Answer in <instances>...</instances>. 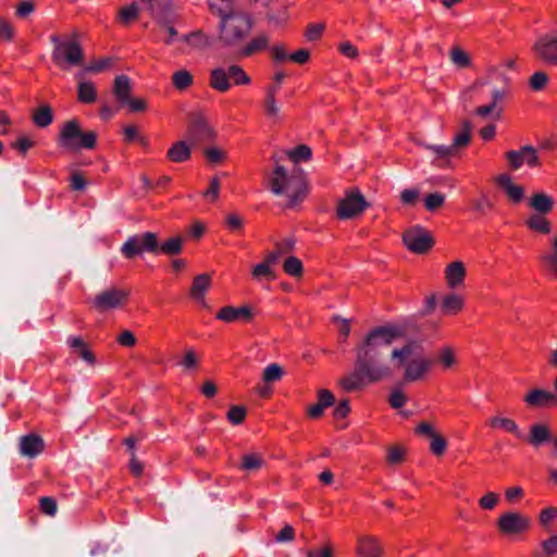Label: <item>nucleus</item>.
I'll return each instance as SVG.
<instances>
[{"label":"nucleus","mask_w":557,"mask_h":557,"mask_svg":"<svg viewBox=\"0 0 557 557\" xmlns=\"http://www.w3.org/2000/svg\"><path fill=\"white\" fill-rule=\"evenodd\" d=\"M44 448L45 442L37 434L30 433L20 438L18 451L23 457L35 458L42 453Z\"/></svg>","instance_id":"obj_17"},{"label":"nucleus","mask_w":557,"mask_h":557,"mask_svg":"<svg viewBox=\"0 0 557 557\" xmlns=\"http://www.w3.org/2000/svg\"><path fill=\"white\" fill-rule=\"evenodd\" d=\"M552 433L549 428L543 423H534L530 426L528 442L535 448L550 442Z\"/></svg>","instance_id":"obj_21"},{"label":"nucleus","mask_w":557,"mask_h":557,"mask_svg":"<svg viewBox=\"0 0 557 557\" xmlns=\"http://www.w3.org/2000/svg\"><path fill=\"white\" fill-rule=\"evenodd\" d=\"M277 92H278V87L276 85H270L267 87L264 110H265V113L271 117H276L280 113V107L275 99V96Z\"/></svg>","instance_id":"obj_30"},{"label":"nucleus","mask_w":557,"mask_h":557,"mask_svg":"<svg viewBox=\"0 0 557 557\" xmlns=\"http://www.w3.org/2000/svg\"><path fill=\"white\" fill-rule=\"evenodd\" d=\"M405 450L400 446H392L387 450V461L392 465L400 463L404 460Z\"/></svg>","instance_id":"obj_57"},{"label":"nucleus","mask_w":557,"mask_h":557,"mask_svg":"<svg viewBox=\"0 0 557 557\" xmlns=\"http://www.w3.org/2000/svg\"><path fill=\"white\" fill-rule=\"evenodd\" d=\"M406 401V395L398 389H394L389 395V405L395 409L401 408Z\"/></svg>","instance_id":"obj_62"},{"label":"nucleus","mask_w":557,"mask_h":557,"mask_svg":"<svg viewBox=\"0 0 557 557\" xmlns=\"http://www.w3.org/2000/svg\"><path fill=\"white\" fill-rule=\"evenodd\" d=\"M166 156L173 162H185L190 158V147L187 145L186 141H176L168 150Z\"/></svg>","instance_id":"obj_28"},{"label":"nucleus","mask_w":557,"mask_h":557,"mask_svg":"<svg viewBox=\"0 0 557 557\" xmlns=\"http://www.w3.org/2000/svg\"><path fill=\"white\" fill-rule=\"evenodd\" d=\"M33 122L41 128L49 126L53 121L52 108L48 103H41L33 113Z\"/></svg>","instance_id":"obj_29"},{"label":"nucleus","mask_w":557,"mask_h":557,"mask_svg":"<svg viewBox=\"0 0 557 557\" xmlns=\"http://www.w3.org/2000/svg\"><path fill=\"white\" fill-rule=\"evenodd\" d=\"M203 153L207 160L211 163H219L225 158V153L216 147H209L203 150Z\"/></svg>","instance_id":"obj_58"},{"label":"nucleus","mask_w":557,"mask_h":557,"mask_svg":"<svg viewBox=\"0 0 557 557\" xmlns=\"http://www.w3.org/2000/svg\"><path fill=\"white\" fill-rule=\"evenodd\" d=\"M531 525L527 516L516 511H508L497 520V528L502 534L516 535L525 532Z\"/></svg>","instance_id":"obj_11"},{"label":"nucleus","mask_w":557,"mask_h":557,"mask_svg":"<svg viewBox=\"0 0 557 557\" xmlns=\"http://www.w3.org/2000/svg\"><path fill=\"white\" fill-rule=\"evenodd\" d=\"M77 99L82 103H94L97 99L95 85L91 82H79L77 86Z\"/></svg>","instance_id":"obj_31"},{"label":"nucleus","mask_w":557,"mask_h":557,"mask_svg":"<svg viewBox=\"0 0 557 557\" xmlns=\"http://www.w3.org/2000/svg\"><path fill=\"white\" fill-rule=\"evenodd\" d=\"M172 81L176 89L184 90L193 84V75L186 70H181L173 74Z\"/></svg>","instance_id":"obj_40"},{"label":"nucleus","mask_w":557,"mask_h":557,"mask_svg":"<svg viewBox=\"0 0 557 557\" xmlns=\"http://www.w3.org/2000/svg\"><path fill=\"white\" fill-rule=\"evenodd\" d=\"M280 158L274 156V161L278 162ZM270 190L275 196H286L287 208H294L301 202L308 191L307 182L300 171H294L288 173L285 166L276 163L271 178H270Z\"/></svg>","instance_id":"obj_3"},{"label":"nucleus","mask_w":557,"mask_h":557,"mask_svg":"<svg viewBox=\"0 0 557 557\" xmlns=\"http://www.w3.org/2000/svg\"><path fill=\"white\" fill-rule=\"evenodd\" d=\"M156 18H158L159 23L162 26L166 27V30L169 33V38L165 39V44L170 45L172 42L173 38L177 35V30L173 26L170 25V17H169L165 5L163 9V12L159 16H156Z\"/></svg>","instance_id":"obj_46"},{"label":"nucleus","mask_w":557,"mask_h":557,"mask_svg":"<svg viewBox=\"0 0 557 557\" xmlns=\"http://www.w3.org/2000/svg\"><path fill=\"white\" fill-rule=\"evenodd\" d=\"M542 548L547 557H553L557 554V535H552L542 542Z\"/></svg>","instance_id":"obj_61"},{"label":"nucleus","mask_w":557,"mask_h":557,"mask_svg":"<svg viewBox=\"0 0 557 557\" xmlns=\"http://www.w3.org/2000/svg\"><path fill=\"white\" fill-rule=\"evenodd\" d=\"M462 126V131L455 136L451 145H425L424 147L431 150L438 159H445L456 154L457 148L467 146L471 139V123L463 121Z\"/></svg>","instance_id":"obj_10"},{"label":"nucleus","mask_w":557,"mask_h":557,"mask_svg":"<svg viewBox=\"0 0 557 557\" xmlns=\"http://www.w3.org/2000/svg\"><path fill=\"white\" fill-rule=\"evenodd\" d=\"M543 261L547 264V267L557 274V234L554 237L553 242V252L543 256Z\"/></svg>","instance_id":"obj_55"},{"label":"nucleus","mask_w":557,"mask_h":557,"mask_svg":"<svg viewBox=\"0 0 557 557\" xmlns=\"http://www.w3.org/2000/svg\"><path fill=\"white\" fill-rule=\"evenodd\" d=\"M128 298V293L120 288H109L99 293L92 304L99 311H108L122 307Z\"/></svg>","instance_id":"obj_14"},{"label":"nucleus","mask_w":557,"mask_h":557,"mask_svg":"<svg viewBox=\"0 0 557 557\" xmlns=\"http://www.w3.org/2000/svg\"><path fill=\"white\" fill-rule=\"evenodd\" d=\"M210 86L220 92H226L231 88L228 71L223 67L212 70L210 73Z\"/></svg>","instance_id":"obj_27"},{"label":"nucleus","mask_w":557,"mask_h":557,"mask_svg":"<svg viewBox=\"0 0 557 557\" xmlns=\"http://www.w3.org/2000/svg\"><path fill=\"white\" fill-rule=\"evenodd\" d=\"M252 23L246 14H221L219 39L226 46L242 41L251 30Z\"/></svg>","instance_id":"obj_4"},{"label":"nucleus","mask_w":557,"mask_h":557,"mask_svg":"<svg viewBox=\"0 0 557 557\" xmlns=\"http://www.w3.org/2000/svg\"><path fill=\"white\" fill-rule=\"evenodd\" d=\"M186 42H188L191 47L197 49H206L210 47L213 42V39L206 36L200 30L190 33L183 37Z\"/></svg>","instance_id":"obj_35"},{"label":"nucleus","mask_w":557,"mask_h":557,"mask_svg":"<svg viewBox=\"0 0 557 557\" xmlns=\"http://www.w3.org/2000/svg\"><path fill=\"white\" fill-rule=\"evenodd\" d=\"M490 424L493 428L499 426V428L504 429L505 431L516 435L518 438H522L523 437V434L520 431L518 424L513 420H511V419L500 418V417H493L490 420Z\"/></svg>","instance_id":"obj_33"},{"label":"nucleus","mask_w":557,"mask_h":557,"mask_svg":"<svg viewBox=\"0 0 557 557\" xmlns=\"http://www.w3.org/2000/svg\"><path fill=\"white\" fill-rule=\"evenodd\" d=\"M382 547L373 537H362L358 541L357 554L360 557H380Z\"/></svg>","instance_id":"obj_25"},{"label":"nucleus","mask_w":557,"mask_h":557,"mask_svg":"<svg viewBox=\"0 0 557 557\" xmlns=\"http://www.w3.org/2000/svg\"><path fill=\"white\" fill-rule=\"evenodd\" d=\"M431 450L434 455L441 456L444 454L447 447V443L444 437L438 434H434L431 436Z\"/></svg>","instance_id":"obj_54"},{"label":"nucleus","mask_w":557,"mask_h":557,"mask_svg":"<svg viewBox=\"0 0 557 557\" xmlns=\"http://www.w3.org/2000/svg\"><path fill=\"white\" fill-rule=\"evenodd\" d=\"M495 182L505 191L506 196L512 203H520L524 199V187L515 184L509 174H499L495 177Z\"/></svg>","instance_id":"obj_16"},{"label":"nucleus","mask_w":557,"mask_h":557,"mask_svg":"<svg viewBox=\"0 0 557 557\" xmlns=\"http://www.w3.org/2000/svg\"><path fill=\"white\" fill-rule=\"evenodd\" d=\"M505 156L512 171L519 170L523 163L530 168L540 165L537 150L531 145L522 146L520 150H509Z\"/></svg>","instance_id":"obj_12"},{"label":"nucleus","mask_w":557,"mask_h":557,"mask_svg":"<svg viewBox=\"0 0 557 557\" xmlns=\"http://www.w3.org/2000/svg\"><path fill=\"white\" fill-rule=\"evenodd\" d=\"M557 517V508L547 507L543 509L540 513V522L545 528L548 529V524Z\"/></svg>","instance_id":"obj_59"},{"label":"nucleus","mask_w":557,"mask_h":557,"mask_svg":"<svg viewBox=\"0 0 557 557\" xmlns=\"http://www.w3.org/2000/svg\"><path fill=\"white\" fill-rule=\"evenodd\" d=\"M400 336L401 332L396 326L383 325L372 329L355 349L354 370L343 376L338 385L350 393L389 377L392 369L386 357L393 343Z\"/></svg>","instance_id":"obj_1"},{"label":"nucleus","mask_w":557,"mask_h":557,"mask_svg":"<svg viewBox=\"0 0 557 557\" xmlns=\"http://www.w3.org/2000/svg\"><path fill=\"white\" fill-rule=\"evenodd\" d=\"M183 249V238L181 236H174L162 244H159V252H162L166 256H176L182 252Z\"/></svg>","instance_id":"obj_34"},{"label":"nucleus","mask_w":557,"mask_h":557,"mask_svg":"<svg viewBox=\"0 0 557 557\" xmlns=\"http://www.w3.org/2000/svg\"><path fill=\"white\" fill-rule=\"evenodd\" d=\"M450 61L459 67L469 66L471 63L469 55L459 47H454L451 49Z\"/></svg>","instance_id":"obj_45"},{"label":"nucleus","mask_w":557,"mask_h":557,"mask_svg":"<svg viewBox=\"0 0 557 557\" xmlns=\"http://www.w3.org/2000/svg\"><path fill=\"white\" fill-rule=\"evenodd\" d=\"M466 276L465 264L461 261H454L449 263L445 271V277L450 288L460 286Z\"/></svg>","instance_id":"obj_24"},{"label":"nucleus","mask_w":557,"mask_h":557,"mask_svg":"<svg viewBox=\"0 0 557 557\" xmlns=\"http://www.w3.org/2000/svg\"><path fill=\"white\" fill-rule=\"evenodd\" d=\"M283 375V369L277 363H271L263 370L262 379L265 383H273L281 380Z\"/></svg>","instance_id":"obj_43"},{"label":"nucleus","mask_w":557,"mask_h":557,"mask_svg":"<svg viewBox=\"0 0 557 557\" xmlns=\"http://www.w3.org/2000/svg\"><path fill=\"white\" fill-rule=\"evenodd\" d=\"M475 113L483 119L493 114V119L498 120L502 116V109H497L495 103L491 102L490 104L478 107Z\"/></svg>","instance_id":"obj_52"},{"label":"nucleus","mask_w":557,"mask_h":557,"mask_svg":"<svg viewBox=\"0 0 557 557\" xmlns=\"http://www.w3.org/2000/svg\"><path fill=\"white\" fill-rule=\"evenodd\" d=\"M295 539L294 528L285 524L283 529L276 534L275 540L278 543L292 542Z\"/></svg>","instance_id":"obj_60"},{"label":"nucleus","mask_w":557,"mask_h":557,"mask_svg":"<svg viewBox=\"0 0 557 557\" xmlns=\"http://www.w3.org/2000/svg\"><path fill=\"white\" fill-rule=\"evenodd\" d=\"M96 140L97 133L94 131L83 132L79 122L75 119L64 123L59 135V145L74 151L82 148L92 149L96 146Z\"/></svg>","instance_id":"obj_5"},{"label":"nucleus","mask_w":557,"mask_h":557,"mask_svg":"<svg viewBox=\"0 0 557 557\" xmlns=\"http://www.w3.org/2000/svg\"><path fill=\"white\" fill-rule=\"evenodd\" d=\"M186 137L190 146L197 148L211 143L215 137V133L203 115L194 113L190 115Z\"/></svg>","instance_id":"obj_7"},{"label":"nucleus","mask_w":557,"mask_h":557,"mask_svg":"<svg viewBox=\"0 0 557 557\" xmlns=\"http://www.w3.org/2000/svg\"><path fill=\"white\" fill-rule=\"evenodd\" d=\"M547 82H548V76L543 71L535 72L530 77V86L535 91L542 90L545 87V85L547 84Z\"/></svg>","instance_id":"obj_51"},{"label":"nucleus","mask_w":557,"mask_h":557,"mask_svg":"<svg viewBox=\"0 0 557 557\" xmlns=\"http://www.w3.org/2000/svg\"><path fill=\"white\" fill-rule=\"evenodd\" d=\"M228 79L233 78L236 85H247L250 83V77L245 73L242 66L233 64L228 66Z\"/></svg>","instance_id":"obj_42"},{"label":"nucleus","mask_w":557,"mask_h":557,"mask_svg":"<svg viewBox=\"0 0 557 557\" xmlns=\"http://www.w3.org/2000/svg\"><path fill=\"white\" fill-rule=\"evenodd\" d=\"M554 205V198L542 191L535 193L529 199V206L536 212V214H548L553 211Z\"/></svg>","instance_id":"obj_23"},{"label":"nucleus","mask_w":557,"mask_h":557,"mask_svg":"<svg viewBox=\"0 0 557 557\" xmlns=\"http://www.w3.org/2000/svg\"><path fill=\"white\" fill-rule=\"evenodd\" d=\"M445 195L441 193H433L426 196L424 203L429 211H435L444 205Z\"/></svg>","instance_id":"obj_47"},{"label":"nucleus","mask_w":557,"mask_h":557,"mask_svg":"<svg viewBox=\"0 0 557 557\" xmlns=\"http://www.w3.org/2000/svg\"><path fill=\"white\" fill-rule=\"evenodd\" d=\"M437 361L445 368H450L456 362L454 351L450 347L446 346L440 349Z\"/></svg>","instance_id":"obj_49"},{"label":"nucleus","mask_w":557,"mask_h":557,"mask_svg":"<svg viewBox=\"0 0 557 557\" xmlns=\"http://www.w3.org/2000/svg\"><path fill=\"white\" fill-rule=\"evenodd\" d=\"M140 9L136 2L123 7L119 12V18L124 25H128L136 21L139 16Z\"/></svg>","instance_id":"obj_37"},{"label":"nucleus","mask_w":557,"mask_h":557,"mask_svg":"<svg viewBox=\"0 0 557 557\" xmlns=\"http://www.w3.org/2000/svg\"><path fill=\"white\" fill-rule=\"evenodd\" d=\"M269 38L265 35H260L253 38L243 50V55H251L255 52L268 47Z\"/></svg>","instance_id":"obj_39"},{"label":"nucleus","mask_w":557,"mask_h":557,"mask_svg":"<svg viewBox=\"0 0 557 557\" xmlns=\"http://www.w3.org/2000/svg\"><path fill=\"white\" fill-rule=\"evenodd\" d=\"M335 403V397L329 389H320L318 392V403L309 406L307 409V413L312 419L320 418L325 408L333 406Z\"/></svg>","instance_id":"obj_20"},{"label":"nucleus","mask_w":557,"mask_h":557,"mask_svg":"<svg viewBox=\"0 0 557 557\" xmlns=\"http://www.w3.org/2000/svg\"><path fill=\"white\" fill-rule=\"evenodd\" d=\"M283 270L288 275L299 277L302 275L304 272L302 262L299 258L295 256H289L285 259L283 263Z\"/></svg>","instance_id":"obj_38"},{"label":"nucleus","mask_w":557,"mask_h":557,"mask_svg":"<svg viewBox=\"0 0 557 557\" xmlns=\"http://www.w3.org/2000/svg\"><path fill=\"white\" fill-rule=\"evenodd\" d=\"M498 500H499L498 494L488 492L480 498L479 504H480L481 508L491 510L497 505Z\"/></svg>","instance_id":"obj_56"},{"label":"nucleus","mask_w":557,"mask_h":557,"mask_svg":"<svg viewBox=\"0 0 557 557\" xmlns=\"http://www.w3.org/2000/svg\"><path fill=\"white\" fill-rule=\"evenodd\" d=\"M263 459L256 454H248L243 456L242 469L246 471H255L261 468Z\"/></svg>","instance_id":"obj_44"},{"label":"nucleus","mask_w":557,"mask_h":557,"mask_svg":"<svg viewBox=\"0 0 557 557\" xmlns=\"http://www.w3.org/2000/svg\"><path fill=\"white\" fill-rule=\"evenodd\" d=\"M35 10V5L30 0H22L16 8V15L27 17Z\"/></svg>","instance_id":"obj_64"},{"label":"nucleus","mask_w":557,"mask_h":557,"mask_svg":"<svg viewBox=\"0 0 557 557\" xmlns=\"http://www.w3.org/2000/svg\"><path fill=\"white\" fill-rule=\"evenodd\" d=\"M368 202L363 195L358 190H351L346 196L338 200L336 213L341 220H349L359 215L366 210Z\"/></svg>","instance_id":"obj_8"},{"label":"nucleus","mask_w":557,"mask_h":557,"mask_svg":"<svg viewBox=\"0 0 557 557\" xmlns=\"http://www.w3.org/2000/svg\"><path fill=\"white\" fill-rule=\"evenodd\" d=\"M545 214H532L527 221V226L535 232L548 234L552 231L550 222L544 218Z\"/></svg>","instance_id":"obj_32"},{"label":"nucleus","mask_w":557,"mask_h":557,"mask_svg":"<svg viewBox=\"0 0 557 557\" xmlns=\"http://www.w3.org/2000/svg\"><path fill=\"white\" fill-rule=\"evenodd\" d=\"M245 417L246 409L243 406H232L227 412V419L234 425L243 423Z\"/></svg>","instance_id":"obj_48"},{"label":"nucleus","mask_w":557,"mask_h":557,"mask_svg":"<svg viewBox=\"0 0 557 557\" xmlns=\"http://www.w3.org/2000/svg\"><path fill=\"white\" fill-rule=\"evenodd\" d=\"M131 90V78L127 75L122 74L115 77L113 83V94L122 104L128 101Z\"/></svg>","instance_id":"obj_26"},{"label":"nucleus","mask_w":557,"mask_h":557,"mask_svg":"<svg viewBox=\"0 0 557 557\" xmlns=\"http://www.w3.org/2000/svg\"><path fill=\"white\" fill-rule=\"evenodd\" d=\"M419 195L420 191L418 189H404L400 193V200L404 205L413 206L417 202Z\"/></svg>","instance_id":"obj_63"},{"label":"nucleus","mask_w":557,"mask_h":557,"mask_svg":"<svg viewBox=\"0 0 557 557\" xmlns=\"http://www.w3.org/2000/svg\"><path fill=\"white\" fill-rule=\"evenodd\" d=\"M389 357L396 368H404L405 382L421 380L434 364L433 359L424 356L422 343L414 339L392 349Z\"/></svg>","instance_id":"obj_2"},{"label":"nucleus","mask_w":557,"mask_h":557,"mask_svg":"<svg viewBox=\"0 0 557 557\" xmlns=\"http://www.w3.org/2000/svg\"><path fill=\"white\" fill-rule=\"evenodd\" d=\"M287 156L295 163L299 161H307L311 158V148L307 145H298L295 149L287 151Z\"/></svg>","instance_id":"obj_41"},{"label":"nucleus","mask_w":557,"mask_h":557,"mask_svg":"<svg viewBox=\"0 0 557 557\" xmlns=\"http://www.w3.org/2000/svg\"><path fill=\"white\" fill-rule=\"evenodd\" d=\"M39 507L44 513L50 517H54L58 510L55 499L49 496H44L39 499Z\"/></svg>","instance_id":"obj_50"},{"label":"nucleus","mask_w":557,"mask_h":557,"mask_svg":"<svg viewBox=\"0 0 557 557\" xmlns=\"http://www.w3.org/2000/svg\"><path fill=\"white\" fill-rule=\"evenodd\" d=\"M524 401L532 407H553L557 406V394L546 389L535 388L525 395Z\"/></svg>","instance_id":"obj_19"},{"label":"nucleus","mask_w":557,"mask_h":557,"mask_svg":"<svg viewBox=\"0 0 557 557\" xmlns=\"http://www.w3.org/2000/svg\"><path fill=\"white\" fill-rule=\"evenodd\" d=\"M120 250L126 259H134L144 252L157 255L159 253L158 234L146 232L141 235L129 236Z\"/></svg>","instance_id":"obj_6"},{"label":"nucleus","mask_w":557,"mask_h":557,"mask_svg":"<svg viewBox=\"0 0 557 557\" xmlns=\"http://www.w3.org/2000/svg\"><path fill=\"white\" fill-rule=\"evenodd\" d=\"M533 49L539 58L557 65V36L545 34L534 44Z\"/></svg>","instance_id":"obj_15"},{"label":"nucleus","mask_w":557,"mask_h":557,"mask_svg":"<svg viewBox=\"0 0 557 557\" xmlns=\"http://www.w3.org/2000/svg\"><path fill=\"white\" fill-rule=\"evenodd\" d=\"M210 285H211L210 275L207 273H203V274L197 275L194 278L191 287H190V296L195 300L201 302V305L203 307H207V304L205 301V295H206L207 290L209 289Z\"/></svg>","instance_id":"obj_22"},{"label":"nucleus","mask_w":557,"mask_h":557,"mask_svg":"<svg viewBox=\"0 0 557 557\" xmlns=\"http://www.w3.org/2000/svg\"><path fill=\"white\" fill-rule=\"evenodd\" d=\"M463 300L455 294L446 295L442 302V311L446 314L457 313L461 310Z\"/></svg>","instance_id":"obj_36"},{"label":"nucleus","mask_w":557,"mask_h":557,"mask_svg":"<svg viewBox=\"0 0 557 557\" xmlns=\"http://www.w3.org/2000/svg\"><path fill=\"white\" fill-rule=\"evenodd\" d=\"M253 317L252 309L249 306H242L239 308L233 306H225L216 313V319L224 322H234L236 320L250 321Z\"/></svg>","instance_id":"obj_18"},{"label":"nucleus","mask_w":557,"mask_h":557,"mask_svg":"<svg viewBox=\"0 0 557 557\" xmlns=\"http://www.w3.org/2000/svg\"><path fill=\"white\" fill-rule=\"evenodd\" d=\"M251 274H252V276L255 278H260L262 276H265L268 278H274L275 277V274L272 271L271 265L268 264L265 261L255 265L253 269H252Z\"/></svg>","instance_id":"obj_53"},{"label":"nucleus","mask_w":557,"mask_h":557,"mask_svg":"<svg viewBox=\"0 0 557 557\" xmlns=\"http://www.w3.org/2000/svg\"><path fill=\"white\" fill-rule=\"evenodd\" d=\"M58 65L63 67V64L77 66L82 65L84 61V52L77 40V34L73 35V39L64 40L62 49H60V58L52 59Z\"/></svg>","instance_id":"obj_13"},{"label":"nucleus","mask_w":557,"mask_h":557,"mask_svg":"<svg viewBox=\"0 0 557 557\" xmlns=\"http://www.w3.org/2000/svg\"><path fill=\"white\" fill-rule=\"evenodd\" d=\"M403 242L410 251L419 255L425 253L434 245L431 233L420 225L407 230L403 235Z\"/></svg>","instance_id":"obj_9"}]
</instances>
